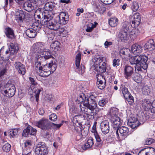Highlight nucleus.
I'll return each instance as SVG.
<instances>
[{"mask_svg": "<svg viewBox=\"0 0 155 155\" xmlns=\"http://www.w3.org/2000/svg\"><path fill=\"white\" fill-rule=\"evenodd\" d=\"M44 63L35 61V66L36 71L41 77H47L53 73L57 68V64L55 62L51 61L47 64Z\"/></svg>", "mask_w": 155, "mask_h": 155, "instance_id": "1", "label": "nucleus"}, {"mask_svg": "<svg viewBox=\"0 0 155 155\" xmlns=\"http://www.w3.org/2000/svg\"><path fill=\"white\" fill-rule=\"evenodd\" d=\"M148 57L145 55H139L131 57L130 58V62L132 64H135V71L140 72L143 71V70L146 69L148 66L147 62Z\"/></svg>", "mask_w": 155, "mask_h": 155, "instance_id": "2", "label": "nucleus"}, {"mask_svg": "<svg viewBox=\"0 0 155 155\" xmlns=\"http://www.w3.org/2000/svg\"><path fill=\"white\" fill-rule=\"evenodd\" d=\"M41 15L42 16V20L41 21V25L46 26L50 29L54 31H57L59 29L61 33L64 31V29H61V31H60V24L59 23L52 20L53 15L51 12H48L45 13L44 16L43 14H41Z\"/></svg>", "mask_w": 155, "mask_h": 155, "instance_id": "3", "label": "nucleus"}, {"mask_svg": "<svg viewBox=\"0 0 155 155\" xmlns=\"http://www.w3.org/2000/svg\"><path fill=\"white\" fill-rule=\"evenodd\" d=\"M80 105V108L81 110L84 111V113L87 115L88 118L89 117L95 116L97 113L99 111V109L97 108V104L96 103L90 104H87V105L84 106Z\"/></svg>", "mask_w": 155, "mask_h": 155, "instance_id": "4", "label": "nucleus"}, {"mask_svg": "<svg viewBox=\"0 0 155 155\" xmlns=\"http://www.w3.org/2000/svg\"><path fill=\"white\" fill-rule=\"evenodd\" d=\"M80 105V108L81 110L84 111V113L87 115L88 118L89 117L95 116L97 113L99 111V109L97 108V104L96 103L90 104H87V105L84 106Z\"/></svg>", "mask_w": 155, "mask_h": 155, "instance_id": "5", "label": "nucleus"}, {"mask_svg": "<svg viewBox=\"0 0 155 155\" xmlns=\"http://www.w3.org/2000/svg\"><path fill=\"white\" fill-rule=\"evenodd\" d=\"M16 88L14 84L7 83L5 85L0 87V92L7 97H12L15 94Z\"/></svg>", "mask_w": 155, "mask_h": 155, "instance_id": "6", "label": "nucleus"}, {"mask_svg": "<svg viewBox=\"0 0 155 155\" xmlns=\"http://www.w3.org/2000/svg\"><path fill=\"white\" fill-rule=\"evenodd\" d=\"M41 54L42 56L41 55L37 56L35 61L45 63V61L51 58H53V56L51 53V51L49 49L44 48L41 52Z\"/></svg>", "mask_w": 155, "mask_h": 155, "instance_id": "7", "label": "nucleus"}, {"mask_svg": "<svg viewBox=\"0 0 155 155\" xmlns=\"http://www.w3.org/2000/svg\"><path fill=\"white\" fill-rule=\"evenodd\" d=\"M35 152L36 155H47L48 150L45 143L40 142L36 145Z\"/></svg>", "mask_w": 155, "mask_h": 155, "instance_id": "8", "label": "nucleus"}, {"mask_svg": "<svg viewBox=\"0 0 155 155\" xmlns=\"http://www.w3.org/2000/svg\"><path fill=\"white\" fill-rule=\"evenodd\" d=\"M38 0H28L23 4L24 9L28 12L36 8L38 6Z\"/></svg>", "mask_w": 155, "mask_h": 155, "instance_id": "9", "label": "nucleus"}, {"mask_svg": "<svg viewBox=\"0 0 155 155\" xmlns=\"http://www.w3.org/2000/svg\"><path fill=\"white\" fill-rule=\"evenodd\" d=\"M50 122L48 119L42 118L36 123V125L42 130H46L50 129Z\"/></svg>", "mask_w": 155, "mask_h": 155, "instance_id": "10", "label": "nucleus"}, {"mask_svg": "<svg viewBox=\"0 0 155 155\" xmlns=\"http://www.w3.org/2000/svg\"><path fill=\"white\" fill-rule=\"evenodd\" d=\"M143 122L140 123L138 121L136 116H133L128 120L127 124L132 129H134L140 126V124H143Z\"/></svg>", "mask_w": 155, "mask_h": 155, "instance_id": "11", "label": "nucleus"}, {"mask_svg": "<svg viewBox=\"0 0 155 155\" xmlns=\"http://www.w3.org/2000/svg\"><path fill=\"white\" fill-rule=\"evenodd\" d=\"M118 131L120 133V136L124 137H127L130 134L129 129L125 126L119 127L117 129L116 133L118 137H119Z\"/></svg>", "mask_w": 155, "mask_h": 155, "instance_id": "12", "label": "nucleus"}, {"mask_svg": "<svg viewBox=\"0 0 155 155\" xmlns=\"http://www.w3.org/2000/svg\"><path fill=\"white\" fill-rule=\"evenodd\" d=\"M102 58H100L98 64L96 65L95 70L99 72L100 74H102L106 72V64L105 62H103Z\"/></svg>", "mask_w": 155, "mask_h": 155, "instance_id": "13", "label": "nucleus"}, {"mask_svg": "<svg viewBox=\"0 0 155 155\" xmlns=\"http://www.w3.org/2000/svg\"><path fill=\"white\" fill-rule=\"evenodd\" d=\"M14 66L15 69L19 74L22 75L26 73V68L25 65L19 61H16L14 63Z\"/></svg>", "mask_w": 155, "mask_h": 155, "instance_id": "14", "label": "nucleus"}, {"mask_svg": "<svg viewBox=\"0 0 155 155\" xmlns=\"http://www.w3.org/2000/svg\"><path fill=\"white\" fill-rule=\"evenodd\" d=\"M37 130L30 125H28L25 129L22 132V135L25 137H28L29 135H35L36 133Z\"/></svg>", "mask_w": 155, "mask_h": 155, "instance_id": "15", "label": "nucleus"}, {"mask_svg": "<svg viewBox=\"0 0 155 155\" xmlns=\"http://www.w3.org/2000/svg\"><path fill=\"white\" fill-rule=\"evenodd\" d=\"M124 74L125 78L127 79L130 78L134 72V69L131 66L126 65L124 67Z\"/></svg>", "mask_w": 155, "mask_h": 155, "instance_id": "16", "label": "nucleus"}, {"mask_svg": "<svg viewBox=\"0 0 155 155\" xmlns=\"http://www.w3.org/2000/svg\"><path fill=\"white\" fill-rule=\"evenodd\" d=\"M92 4L94 11L96 12L101 13L104 12L106 10L105 8L97 2L93 1L92 2Z\"/></svg>", "mask_w": 155, "mask_h": 155, "instance_id": "17", "label": "nucleus"}, {"mask_svg": "<svg viewBox=\"0 0 155 155\" xmlns=\"http://www.w3.org/2000/svg\"><path fill=\"white\" fill-rule=\"evenodd\" d=\"M81 58V54L80 53H78L76 57L75 65L77 69L80 71H81V73H83L85 71L84 70L85 68L84 65L81 64V67H79Z\"/></svg>", "mask_w": 155, "mask_h": 155, "instance_id": "18", "label": "nucleus"}, {"mask_svg": "<svg viewBox=\"0 0 155 155\" xmlns=\"http://www.w3.org/2000/svg\"><path fill=\"white\" fill-rule=\"evenodd\" d=\"M102 133L106 134L108 133L110 131V127L109 122L107 120L102 121L100 125Z\"/></svg>", "mask_w": 155, "mask_h": 155, "instance_id": "19", "label": "nucleus"}, {"mask_svg": "<svg viewBox=\"0 0 155 155\" xmlns=\"http://www.w3.org/2000/svg\"><path fill=\"white\" fill-rule=\"evenodd\" d=\"M15 18L18 22L23 21L25 16V12L22 10L17 9L16 11Z\"/></svg>", "mask_w": 155, "mask_h": 155, "instance_id": "20", "label": "nucleus"}, {"mask_svg": "<svg viewBox=\"0 0 155 155\" xmlns=\"http://www.w3.org/2000/svg\"><path fill=\"white\" fill-rule=\"evenodd\" d=\"M134 20L132 21L131 26L133 27H137L140 24V16L139 13H135L133 17Z\"/></svg>", "mask_w": 155, "mask_h": 155, "instance_id": "21", "label": "nucleus"}, {"mask_svg": "<svg viewBox=\"0 0 155 155\" xmlns=\"http://www.w3.org/2000/svg\"><path fill=\"white\" fill-rule=\"evenodd\" d=\"M4 32L7 38L11 39L15 38V35L14 30L9 27L5 28Z\"/></svg>", "mask_w": 155, "mask_h": 155, "instance_id": "22", "label": "nucleus"}, {"mask_svg": "<svg viewBox=\"0 0 155 155\" xmlns=\"http://www.w3.org/2000/svg\"><path fill=\"white\" fill-rule=\"evenodd\" d=\"M100 78H97V87L101 90L103 89L105 87L106 80L104 77L100 75Z\"/></svg>", "mask_w": 155, "mask_h": 155, "instance_id": "23", "label": "nucleus"}, {"mask_svg": "<svg viewBox=\"0 0 155 155\" xmlns=\"http://www.w3.org/2000/svg\"><path fill=\"white\" fill-rule=\"evenodd\" d=\"M142 51V47L137 44L132 45L131 48V51L134 54L141 53Z\"/></svg>", "mask_w": 155, "mask_h": 155, "instance_id": "24", "label": "nucleus"}, {"mask_svg": "<svg viewBox=\"0 0 155 155\" xmlns=\"http://www.w3.org/2000/svg\"><path fill=\"white\" fill-rule=\"evenodd\" d=\"M119 36L121 41L124 42L129 39L130 34L129 32L121 31L119 33Z\"/></svg>", "mask_w": 155, "mask_h": 155, "instance_id": "25", "label": "nucleus"}, {"mask_svg": "<svg viewBox=\"0 0 155 155\" xmlns=\"http://www.w3.org/2000/svg\"><path fill=\"white\" fill-rule=\"evenodd\" d=\"M94 144V139L92 137H90L84 145L82 146V148L83 150H86L87 149L91 148Z\"/></svg>", "mask_w": 155, "mask_h": 155, "instance_id": "26", "label": "nucleus"}, {"mask_svg": "<svg viewBox=\"0 0 155 155\" xmlns=\"http://www.w3.org/2000/svg\"><path fill=\"white\" fill-rule=\"evenodd\" d=\"M26 35L30 38H35L37 35L36 31L35 29L33 28L27 29L25 31Z\"/></svg>", "mask_w": 155, "mask_h": 155, "instance_id": "27", "label": "nucleus"}, {"mask_svg": "<svg viewBox=\"0 0 155 155\" xmlns=\"http://www.w3.org/2000/svg\"><path fill=\"white\" fill-rule=\"evenodd\" d=\"M144 47L145 49H149L150 50L154 49L155 46L153 40V39L149 40L148 42L145 44Z\"/></svg>", "mask_w": 155, "mask_h": 155, "instance_id": "28", "label": "nucleus"}, {"mask_svg": "<svg viewBox=\"0 0 155 155\" xmlns=\"http://www.w3.org/2000/svg\"><path fill=\"white\" fill-rule=\"evenodd\" d=\"M60 43L58 41L53 42L50 45V49L52 51H56L60 48Z\"/></svg>", "mask_w": 155, "mask_h": 155, "instance_id": "29", "label": "nucleus"}, {"mask_svg": "<svg viewBox=\"0 0 155 155\" xmlns=\"http://www.w3.org/2000/svg\"><path fill=\"white\" fill-rule=\"evenodd\" d=\"M141 105L143 108L146 110L151 108V103L149 99H145L142 101Z\"/></svg>", "mask_w": 155, "mask_h": 155, "instance_id": "30", "label": "nucleus"}, {"mask_svg": "<svg viewBox=\"0 0 155 155\" xmlns=\"http://www.w3.org/2000/svg\"><path fill=\"white\" fill-rule=\"evenodd\" d=\"M120 89L124 98H127L129 97L128 95L131 94L129 92L128 88L124 85H121Z\"/></svg>", "mask_w": 155, "mask_h": 155, "instance_id": "31", "label": "nucleus"}, {"mask_svg": "<svg viewBox=\"0 0 155 155\" xmlns=\"http://www.w3.org/2000/svg\"><path fill=\"white\" fill-rule=\"evenodd\" d=\"M54 7V4L52 2H49L46 3L45 5L44 8L46 11L51 12Z\"/></svg>", "mask_w": 155, "mask_h": 155, "instance_id": "32", "label": "nucleus"}, {"mask_svg": "<svg viewBox=\"0 0 155 155\" xmlns=\"http://www.w3.org/2000/svg\"><path fill=\"white\" fill-rule=\"evenodd\" d=\"M118 110L115 107L111 108L110 110V114L111 116L113 118L118 117Z\"/></svg>", "mask_w": 155, "mask_h": 155, "instance_id": "33", "label": "nucleus"}, {"mask_svg": "<svg viewBox=\"0 0 155 155\" xmlns=\"http://www.w3.org/2000/svg\"><path fill=\"white\" fill-rule=\"evenodd\" d=\"M97 142V146L99 147H101L103 144V142L98 133L94 134Z\"/></svg>", "mask_w": 155, "mask_h": 155, "instance_id": "34", "label": "nucleus"}, {"mask_svg": "<svg viewBox=\"0 0 155 155\" xmlns=\"http://www.w3.org/2000/svg\"><path fill=\"white\" fill-rule=\"evenodd\" d=\"M9 50H8L11 54H13L15 53H16L18 50V47L17 46L14 45L13 43L11 44L9 48Z\"/></svg>", "mask_w": 155, "mask_h": 155, "instance_id": "35", "label": "nucleus"}, {"mask_svg": "<svg viewBox=\"0 0 155 155\" xmlns=\"http://www.w3.org/2000/svg\"><path fill=\"white\" fill-rule=\"evenodd\" d=\"M112 122L114 128L117 129L119 127L120 125V118L119 117L113 118V120H112Z\"/></svg>", "mask_w": 155, "mask_h": 155, "instance_id": "36", "label": "nucleus"}, {"mask_svg": "<svg viewBox=\"0 0 155 155\" xmlns=\"http://www.w3.org/2000/svg\"><path fill=\"white\" fill-rule=\"evenodd\" d=\"M44 44L42 42H38L35 43L33 45V47L35 50L39 51L42 50L44 47Z\"/></svg>", "mask_w": 155, "mask_h": 155, "instance_id": "37", "label": "nucleus"}, {"mask_svg": "<svg viewBox=\"0 0 155 155\" xmlns=\"http://www.w3.org/2000/svg\"><path fill=\"white\" fill-rule=\"evenodd\" d=\"M93 97H91L89 98L85 97V101L84 104V106L86 105L89 104H90L96 103L95 99H93Z\"/></svg>", "mask_w": 155, "mask_h": 155, "instance_id": "38", "label": "nucleus"}, {"mask_svg": "<svg viewBox=\"0 0 155 155\" xmlns=\"http://www.w3.org/2000/svg\"><path fill=\"white\" fill-rule=\"evenodd\" d=\"M118 19L117 18H111L109 21V24L112 27H114L117 25Z\"/></svg>", "mask_w": 155, "mask_h": 155, "instance_id": "39", "label": "nucleus"}, {"mask_svg": "<svg viewBox=\"0 0 155 155\" xmlns=\"http://www.w3.org/2000/svg\"><path fill=\"white\" fill-rule=\"evenodd\" d=\"M19 128H15L11 129L9 133V134L10 135V137H16V136H17L18 135V132L19 130Z\"/></svg>", "mask_w": 155, "mask_h": 155, "instance_id": "40", "label": "nucleus"}, {"mask_svg": "<svg viewBox=\"0 0 155 155\" xmlns=\"http://www.w3.org/2000/svg\"><path fill=\"white\" fill-rule=\"evenodd\" d=\"M150 92V89L148 86H145L143 88L142 92L143 94L145 95H148Z\"/></svg>", "mask_w": 155, "mask_h": 155, "instance_id": "41", "label": "nucleus"}, {"mask_svg": "<svg viewBox=\"0 0 155 155\" xmlns=\"http://www.w3.org/2000/svg\"><path fill=\"white\" fill-rule=\"evenodd\" d=\"M132 78L136 82L139 83L141 81V77L138 74H134Z\"/></svg>", "mask_w": 155, "mask_h": 155, "instance_id": "42", "label": "nucleus"}, {"mask_svg": "<svg viewBox=\"0 0 155 155\" xmlns=\"http://www.w3.org/2000/svg\"><path fill=\"white\" fill-rule=\"evenodd\" d=\"M131 8L134 12L137 11L139 8L138 3L136 1H134L132 3Z\"/></svg>", "mask_w": 155, "mask_h": 155, "instance_id": "43", "label": "nucleus"}, {"mask_svg": "<svg viewBox=\"0 0 155 155\" xmlns=\"http://www.w3.org/2000/svg\"><path fill=\"white\" fill-rule=\"evenodd\" d=\"M85 97H86L84 96V94H80L79 97L77 98V101L81 103L80 105H82V104H83L84 106V104L85 101Z\"/></svg>", "mask_w": 155, "mask_h": 155, "instance_id": "44", "label": "nucleus"}, {"mask_svg": "<svg viewBox=\"0 0 155 155\" xmlns=\"http://www.w3.org/2000/svg\"><path fill=\"white\" fill-rule=\"evenodd\" d=\"M11 149V145L8 143H6L4 144L2 147V150L6 152L9 151Z\"/></svg>", "mask_w": 155, "mask_h": 155, "instance_id": "45", "label": "nucleus"}, {"mask_svg": "<svg viewBox=\"0 0 155 155\" xmlns=\"http://www.w3.org/2000/svg\"><path fill=\"white\" fill-rule=\"evenodd\" d=\"M130 24L127 23H124L123 25L122 30L121 31H124L125 32H129V30Z\"/></svg>", "mask_w": 155, "mask_h": 155, "instance_id": "46", "label": "nucleus"}, {"mask_svg": "<svg viewBox=\"0 0 155 155\" xmlns=\"http://www.w3.org/2000/svg\"><path fill=\"white\" fill-rule=\"evenodd\" d=\"M60 20V25L61 24L65 25L66 24L69 20V17L68 16H66V17H65L61 18H59Z\"/></svg>", "mask_w": 155, "mask_h": 155, "instance_id": "47", "label": "nucleus"}, {"mask_svg": "<svg viewBox=\"0 0 155 155\" xmlns=\"http://www.w3.org/2000/svg\"><path fill=\"white\" fill-rule=\"evenodd\" d=\"M127 98H125L126 99V101L128 102L129 104L130 105H133L134 101L133 97L132 96L131 94L128 95Z\"/></svg>", "mask_w": 155, "mask_h": 155, "instance_id": "48", "label": "nucleus"}, {"mask_svg": "<svg viewBox=\"0 0 155 155\" xmlns=\"http://www.w3.org/2000/svg\"><path fill=\"white\" fill-rule=\"evenodd\" d=\"M41 90H42V88H41V89H38L37 88H36L35 90V94L36 100L37 102H38V101L39 94Z\"/></svg>", "mask_w": 155, "mask_h": 155, "instance_id": "49", "label": "nucleus"}, {"mask_svg": "<svg viewBox=\"0 0 155 155\" xmlns=\"http://www.w3.org/2000/svg\"><path fill=\"white\" fill-rule=\"evenodd\" d=\"M51 126H50V129L51 127H53L54 129H57L60 128L62 125V123L60 124H55L52 123L50 122Z\"/></svg>", "mask_w": 155, "mask_h": 155, "instance_id": "50", "label": "nucleus"}, {"mask_svg": "<svg viewBox=\"0 0 155 155\" xmlns=\"http://www.w3.org/2000/svg\"><path fill=\"white\" fill-rule=\"evenodd\" d=\"M12 54H11L9 51L7 50L5 51V54L4 55L5 60L6 61H7L10 58V55Z\"/></svg>", "mask_w": 155, "mask_h": 155, "instance_id": "51", "label": "nucleus"}, {"mask_svg": "<svg viewBox=\"0 0 155 155\" xmlns=\"http://www.w3.org/2000/svg\"><path fill=\"white\" fill-rule=\"evenodd\" d=\"M94 25L92 23H90L87 25V28L86 29L87 32H90L92 31L93 28L94 27Z\"/></svg>", "mask_w": 155, "mask_h": 155, "instance_id": "52", "label": "nucleus"}, {"mask_svg": "<svg viewBox=\"0 0 155 155\" xmlns=\"http://www.w3.org/2000/svg\"><path fill=\"white\" fill-rule=\"evenodd\" d=\"M107 103L105 99H102L100 100L98 102V105L101 107L104 106Z\"/></svg>", "mask_w": 155, "mask_h": 155, "instance_id": "53", "label": "nucleus"}, {"mask_svg": "<svg viewBox=\"0 0 155 155\" xmlns=\"http://www.w3.org/2000/svg\"><path fill=\"white\" fill-rule=\"evenodd\" d=\"M57 116L55 114L53 113L51 114L49 116V119L53 121H55L57 119Z\"/></svg>", "mask_w": 155, "mask_h": 155, "instance_id": "54", "label": "nucleus"}, {"mask_svg": "<svg viewBox=\"0 0 155 155\" xmlns=\"http://www.w3.org/2000/svg\"><path fill=\"white\" fill-rule=\"evenodd\" d=\"M154 140L151 138H148L145 140V143L147 145H150L153 143Z\"/></svg>", "mask_w": 155, "mask_h": 155, "instance_id": "55", "label": "nucleus"}, {"mask_svg": "<svg viewBox=\"0 0 155 155\" xmlns=\"http://www.w3.org/2000/svg\"><path fill=\"white\" fill-rule=\"evenodd\" d=\"M115 0H101V2L105 5L111 4Z\"/></svg>", "mask_w": 155, "mask_h": 155, "instance_id": "56", "label": "nucleus"}, {"mask_svg": "<svg viewBox=\"0 0 155 155\" xmlns=\"http://www.w3.org/2000/svg\"><path fill=\"white\" fill-rule=\"evenodd\" d=\"M31 141L30 140H26L24 143V147L25 148H30V146L31 145Z\"/></svg>", "mask_w": 155, "mask_h": 155, "instance_id": "57", "label": "nucleus"}, {"mask_svg": "<svg viewBox=\"0 0 155 155\" xmlns=\"http://www.w3.org/2000/svg\"><path fill=\"white\" fill-rule=\"evenodd\" d=\"M119 60L114 59L113 60V65L114 67L117 66L119 65Z\"/></svg>", "mask_w": 155, "mask_h": 155, "instance_id": "58", "label": "nucleus"}, {"mask_svg": "<svg viewBox=\"0 0 155 155\" xmlns=\"http://www.w3.org/2000/svg\"><path fill=\"white\" fill-rule=\"evenodd\" d=\"M97 122H95L94 123V125L92 127V131L91 132L94 133V134L97 133V130H96V125H97Z\"/></svg>", "mask_w": 155, "mask_h": 155, "instance_id": "59", "label": "nucleus"}, {"mask_svg": "<svg viewBox=\"0 0 155 155\" xmlns=\"http://www.w3.org/2000/svg\"><path fill=\"white\" fill-rule=\"evenodd\" d=\"M145 149L141 150L138 155H148V153L145 151Z\"/></svg>", "mask_w": 155, "mask_h": 155, "instance_id": "60", "label": "nucleus"}, {"mask_svg": "<svg viewBox=\"0 0 155 155\" xmlns=\"http://www.w3.org/2000/svg\"><path fill=\"white\" fill-rule=\"evenodd\" d=\"M112 42L111 41H106L104 43V45L105 48H107L109 47L110 46L112 45Z\"/></svg>", "mask_w": 155, "mask_h": 155, "instance_id": "61", "label": "nucleus"}, {"mask_svg": "<svg viewBox=\"0 0 155 155\" xmlns=\"http://www.w3.org/2000/svg\"><path fill=\"white\" fill-rule=\"evenodd\" d=\"M30 82H31V86H35L37 84V83L36 82L34 79L30 77L29 78Z\"/></svg>", "mask_w": 155, "mask_h": 155, "instance_id": "62", "label": "nucleus"}, {"mask_svg": "<svg viewBox=\"0 0 155 155\" xmlns=\"http://www.w3.org/2000/svg\"><path fill=\"white\" fill-rule=\"evenodd\" d=\"M47 12H45L44 13H43L42 12H41V13L40 12L39 14H37V15L35 14V16H36L38 18V19H40V22H41V21L42 20V16L41 15V14H43V16H44V13H47Z\"/></svg>", "mask_w": 155, "mask_h": 155, "instance_id": "63", "label": "nucleus"}, {"mask_svg": "<svg viewBox=\"0 0 155 155\" xmlns=\"http://www.w3.org/2000/svg\"><path fill=\"white\" fill-rule=\"evenodd\" d=\"M66 16H68V15H67L65 12H61L59 14V18H61L66 17Z\"/></svg>", "mask_w": 155, "mask_h": 155, "instance_id": "64", "label": "nucleus"}]
</instances>
